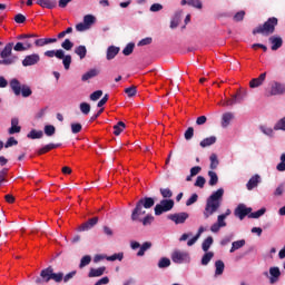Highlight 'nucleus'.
<instances>
[{"mask_svg": "<svg viewBox=\"0 0 285 285\" xmlns=\"http://www.w3.org/2000/svg\"><path fill=\"white\" fill-rule=\"evenodd\" d=\"M83 23H85V26L89 27V29H90V28H92V26H95V23H97V18L92 14H86L83 17Z\"/></svg>", "mask_w": 285, "mask_h": 285, "instance_id": "473e14b6", "label": "nucleus"}, {"mask_svg": "<svg viewBox=\"0 0 285 285\" xmlns=\"http://www.w3.org/2000/svg\"><path fill=\"white\" fill-rule=\"evenodd\" d=\"M41 61L39 53L27 55L22 60L23 68H30V66H37Z\"/></svg>", "mask_w": 285, "mask_h": 285, "instance_id": "9d476101", "label": "nucleus"}, {"mask_svg": "<svg viewBox=\"0 0 285 285\" xmlns=\"http://www.w3.org/2000/svg\"><path fill=\"white\" fill-rule=\"evenodd\" d=\"M213 236H208L202 244V248L204 250V253H208V250H210V247L213 246Z\"/></svg>", "mask_w": 285, "mask_h": 285, "instance_id": "e433bc0d", "label": "nucleus"}, {"mask_svg": "<svg viewBox=\"0 0 285 285\" xmlns=\"http://www.w3.org/2000/svg\"><path fill=\"white\" fill-rule=\"evenodd\" d=\"M234 118H235V116L233 115V112L223 114L222 127L223 128H228V126H230V121H233Z\"/></svg>", "mask_w": 285, "mask_h": 285, "instance_id": "a878e982", "label": "nucleus"}, {"mask_svg": "<svg viewBox=\"0 0 285 285\" xmlns=\"http://www.w3.org/2000/svg\"><path fill=\"white\" fill-rule=\"evenodd\" d=\"M250 213H253V208L246 207L245 204H238L234 210L235 217H238V219H240V222L246 219V217H248V215H250Z\"/></svg>", "mask_w": 285, "mask_h": 285, "instance_id": "6e6552de", "label": "nucleus"}, {"mask_svg": "<svg viewBox=\"0 0 285 285\" xmlns=\"http://www.w3.org/2000/svg\"><path fill=\"white\" fill-rule=\"evenodd\" d=\"M107 262H121L124 259V252L116 253L111 256L106 257Z\"/></svg>", "mask_w": 285, "mask_h": 285, "instance_id": "37998d69", "label": "nucleus"}, {"mask_svg": "<svg viewBox=\"0 0 285 285\" xmlns=\"http://www.w3.org/2000/svg\"><path fill=\"white\" fill-rule=\"evenodd\" d=\"M106 273V267L90 268L88 277H101Z\"/></svg>", "mask_w": 285, "mask_h": 285, "instance_id": "c85d7f7f", "label": "nucleus"}, {"mask_svg": "<svg viewBox=\"0 0 285 285\" xmlns=\"http://www.w3.org/2000/svg\"><path fill=\"white\" fill-rule=\"evenodd\" d=\"M199 199V195L193 194L186 202V206H193Z\"/></svg>", "mask_w": 285, "mask_h": 285, "instance_id": "0e129e2a", "label": "nucleus"}, {"mask_svg": "<svg viewBox=\"0 0 285 285\" xmlns=\"http://www.w3.org/2000/svg\"><path fill=\"white\" fill-rule=\"evenodd\" d=\"M171 208H175V200L173 199H161L160 204H157L154 208L156 217L164 215V213H169Z\"/></svg>", "mask_w": 285, "mask_h": 285, "instance_id": "423d86ee", "label": "nucleus"}, {"mask_svg": "<svg viewBox=\"0 0 285 285\" xmlns=\"http://www.w3.org/2000/svg\"><path fill=\"white\" fill-rule=\"evenodd\" d=\"M99 75V71L97 69H91L82 75L81 81H88L90 79H94V77H97Z\"/></svg>", "mask_w": 285, "mask_h": 285, "instance_id": "72a5a7b5", "label": "nucleus"}, {"mask_svg": "<svg viewBox=\"0 0 285 285\" xmlns=\"http://www.w3.org/2000/svg\"><path fill=\"white\" fill-rule=\"evenodd\" d=\"M135 50V43L134 42H129L122 50V55H125V57H130V55H132V51Z\"/></svg>", "mask_w": 285, "mask_h": 285, "instance_id": "49530a36", "label": "nucleus"}, {"mask_svg": "<svg viewBox=\"0 0 285 285\" xmlns=\"http://www.w3.org/2000/svg\"><path fill=\"white\" fill-rule=\"evenodd\" d=\"M209 161H210V165H209L210 170H217V167L219 166V158H217V154H212L209 156Z\"/></svg>", "mask_w": 285, "mask_h": 285, "instance_id": "f704fd0d", "label": "nucleus"}, {"mask_svg": "<svg viewBox=\"0 0 285 285\" xmlns=\"http://www.w3.org/2000/svg\"><path fill=\"white\" fill-rule=\"evenodd\" d=\"M12 48H14V42H8L0 51V66H14L19 61V57L12 55Z\"/></svg>", "mask_w": 285, "mask_h": 285, "instance_id": "f03ea898", "label": "nucleus"}, {"mask_svg": "<svg viewBox=\"0 0 285 285\" xmlns=\"http://www.w3.org/2000/svg\"><path fill=\"white\" fill-rule=\"evenodd\" d=\"M188 6H190V8H195L196 10H202V8H204L202 0H188Z\"/></svg>", "mask_w": 285, "mask_h": 285, "instance_id": "09e8293b", "label": "nucleus"}, {"mask_svg": "<svg viewBox=\"0 0 285 285\" xmlns=\"http://www.w3.org/2000/svg\"><path fill=\"white\" fill-rule=\"evenodd\" d=\"M98 222H99L98 217L90 218L79 227V230L81 232L90 230L95 228V226H97Z\"/></svg>", "mask_w": 285, "mask_h": 285, "instance_id": "f3484780", "label": "nucleus"}, {"mask_svg": "<svg viewBox=\"0 0 285 285\" xmlns=\"http://www.w3.org/2000/svg\"><path fill=\"white\" fill-rule=\"evenodd\" d=\"M75 55L79 57V59H86V56L88 55V49L86 46L80 45L75 48Z\"/></svg>", "mask_w": 285, "mask_h": 285, "instance_id": "bb28decb", "label": "nucleus"}, {"mask_svg": "<svg viewBox=\"0 0 285 285\" xmlns=\"http://www.w3.org/2000/svg\"><path fill=\"white\" fill-rule=\"evenodd\" d=\"M52 273H53L52 266H49V267L42 269L40 272V276L36 277V279H35L36 284H43V282L46 284H48V282H50V279H52Z\"/></svg>", "mask_w": 285, "mask_h": 285, "instance_id": "1a4fd4ad", "label": "nucleus"}, {"mask_svg": "<svg viewBox=\"0 0 285 285\" xmlns=\"http://www.w3.org/2000/svg\"><path fill=\"white\" fill-rule=\"evenodd\" d=\"M79 108H80V112H82V115H90V104L81 102Z\"/></svg>", "mask_w": 285, "mask_h": 285, "instance_id": "4d7b16f0", "label": "nucleus"}, {"mask_svg": "<svg viewBox=\"0 0 285 285\" xmlns=\"http://www.w3.org/2000/svg\"><path fill=\"white\" fill-rule=\"evenodd\" d=\"M60 59H62L65 70H70V65L72 63V56L66 55V51H63V57Z\"/></svg>", "mask_w": 285, "mask_h": 285, "instance_id": "c9c22d12", "label": "nucleus"}, {"mask_svg": "<svg viewBox=\"0 0 285 285\" xmlns=\"http://www.w3.org/2000/svg\"><path fill=\"white\" fill-rule=\"evenodd\" d=\"M279 20L276 17L268 18L264 24H261L253 29V35H273Z\"/></svg>", "mask_w": 285, "mask_h": 285, "instance_id": "20e7f679", "label": "nucleus"}, {"mask_svg": "<svg viewBox=\"0 0 285 285\" xmlns=\"http://www.w3.org/2000/svg\"><path fill=\"white\" fill-rule=\"evenodd\" d=\"M81 128H82V126L79 122L71 124V132L73 135H78V132H81Z\"/></svg>", "mask_w": 285, "mask_h": 285, "instance_id": "69168bd1", "label": "nucleus"}, {"mask_svg": "<svg viewBox=\"0 0 285 285\" xmlns=\"http://www.w3.org/2000/svg\"><path fill=\"white\" fill-rule=\"evenodd\" d=\"M55 148H61V142H50L48 145H45L41 148L37 149V155H46V153H50V150H55Z\"/></svg>", "mask_w": 285, "mask_h": 285, "instance_id": "2eb2a0df", "label": "nucleus"}, {"mask_svg": "<svg viewBox=\"0 0 285 285\" xmlns=\"http://www.w3.org/2000/svg\"><path fill=\"white\" fill-rule=\"evenodd\" d=\"M244 246H246L245 239L235 240L232 243V248L229 249V253H235V250H239V248H244Z\"/></svg>", "mask_w": 285, "mask_h": 285, "instance_id": "2f4dec72", "label": "nucleus"}, {"mask_svg": "<svg viewBox=\"0 0 285 285\" xmlns=\"http://www.w3.org/2000/svg\"><path fill=\"white\" fill-rule=\"evenodd\" d=\"M137 203L140 206H142L144 208L150 209V208H153V206H155V198L145 196V197L140 198Z\"/></svg>", "mask_w": 285, "mask_h": 285, "instance_id": "6ab92c4d", "label": "nucleus"}, {"mask_svg": "<svg viewBox=\"0 0 285 285\" xmlns=\"http://www.w3.org/2000/svg\"><path fill=\"white\" fill-rule=\"evenodd\" d=\"M139 248L140 249L137 253V257H144L146 255V250H150V248H153V243L145 242Z\"/></svg>", "mask_w": 285, "mask_h": 285, "instance_id": "cd10ccee", "label": "nucleus"}, {"mask_svg": "<svg viewBox=\"0 0 285 285\" xmlns=\"http://www.w3.org/2000/svg\"><path fill=\"white\" fill-rule=\"evenodd\" d=\"M92 262V257L90 255H85L80 259L79 268H86Z\"/></svg>", "mask_w": 285, "mask_h": 285, "instance_id": "de8ad7c7", "label": "nucleus"}, {"mask_svg": "<svg viewBox=\"0 0 285 285\" xmlns=\"http://www.w3.org/2000/svg\"><path fill=\"white\" fill-rule=\"evenodd\" d=\"M215 257V253L213 252H205V254L202 257L200 264L202 266H208L210 264V261Z\"/></svg>", "mask_w": 285, "mask_h": 285, "instance_id": "c756f323", "label": "nucleus"}, {"mask_svg": "<svg viewBox=\"0 0 285 285\" xmlns=\"http://www.w3.org/2000/svg\"><path fill=\"white\" fill-rule=\"evenodd\" d=\"M9 135H17V132H21V126H19V118L11 119V127L8 130Z\"/></svg>", "mask_w": 285, "mask_h": 285, "instance_id": "b1692460", "label": "nucleus"}, {"mask_svg": "<svg viewBox=\"0 0 285 285\" xmlns=\"http://www.w3.org/2000/svg\"><path fill=\"white\" fill-rule=\"evenodd\" d=\"M215 268V275H224V268H226V265L223 261H216Z\"/></svg>", "mask_w": 285, "mask_h": 285, "instance_id": "58836bf2", "label": "nucleus"}, {"mask_svg": "<svg viewBox=\"0 0 285 285\" xmlns=\"http://www.w3.org/2000/svg\"><path fill=\"white\" fill-rule=\"evenodd\" d=\"M189 215L186 212L170 214L167 216V219H170V222H174V224H186V219H188Z\"/></svg>", "mask_w": 285, "mask_h": 285, "instance_id": "9b49d317", "label": "nucleus"}, {"mask_svg": "<svg viewBox=\"0 0 285 285\" xmlns=\"http://www.w3.org/2000/svg\"><path fill=\"white\" fill-rule=\"evenodd\" d=\"M45 57H49V59H52V57H56V59H63V49L47 50Z\"/></svg>", "mask_w": 285, "mask_h": 285, "instance_id": "393cba45", "label": "nucleus"}, {"mask_svg": "<svg viewBox=\"0 0 285 285\" xmlns=\"http://www.w3.org/2000/svg\"><path fill=\"white\" fill-rule=\"evenodd\" d=\"M195 136V129L193 127H189L186 131H185V139L187 141H190V139H193V137Z\"/></svg>", "mask_w": 285, "mask_h": 285, "instance_id": "680f3d73", "label": "nucleus"}, {"mask_svg": "<svg viewBox=\"0 0 285 285\" xmlns=\"http://www.w3.org/2000/svg\"><path fill=\"white\" fill-rule=\"evenodd\" d=\"M28 139H41L43 137V131L32 129L28 135Z\"/></svg>", "mask_w": 285, "mask_h": 285, "instance_id": "ea45409f", "label": "nucleus"}, {"mask_svg": "<svg viewBox=\"0 0 285 285\" xmlns=\"http://www.w3.org/2000/svg\"><path fill=\"white\" fill-rule=\"evenodd\" d=\"M17 39L22 41L26 50H30V48H32V43H35V39H37V35H20Z\"/></svg>", "mask_w": 285, "mask_h": 285, "instance_id": "f8f14e48", "label": "nucleus"}, {"mask_svg": "<svg viewBox=\"0 0 285 285\" xmlns=\"http://www.w3.org/2000/svg\"><path fill=\"white\" fill-rule=\"evenodd\" d=\"M9 86L16 97H19V95H21L24 99H28V97L32 96V89L30 88V86L26 83L22 85L21 81L17 78H12L9 81Z\"/></svg>", "mask_w": 285, "mask_h": 285, "instance_id": "7ed1b4c3", "label": "nucleus"}, {"mask_svg": "<svg viewBox=\"0 0 285 285\" xmlns=\"http://www.w3.org/2000/svg\"><path fill=\"white\" fill-rule=\"evenodd\" d=\"M215 144H217V137L216 136H210V137L204 138L199 142V146H200V148H208L210 146H215Z\"/></svg>", "mask_w": 285, "mask_h": 285, "instance_id": "4be33fe9", "label": "nucleus"}, {"mask_svg": "<svg viewBox=\"0 0 285 285\" xmlns=\"http://www.w3.org/2000/svg\"><path fill=\"white\" fill-rule=\"evenodd\" d=\"M37 4L40 6L41 8L52 10L57 8V0H37Z\"/></svg>", "mask_w": 285, "mask_h": 285, "instance_id": "412c9836", "label": "nucleus"}, {"mask_svg": "<svg viewBox=\"0 0 285 285\" xmlns=\"http://www.w3.org/2000/svg\"><path fill=\"white\" fill-rule=\"evenodd\" d=\"M269 284H276V282H279V277L282 275V272L279 271V267H271L269 268Z\"/></svg>", "mask_w": 285, "mask_h": 285, "instance_id": "a211bd4d", "label": "nucleus"}, {"mask_svg": "<svg viewBox=\"0 0 285 285\" xmlns=\"http://www.w3.org/2000/svg\"><path fill=\"white\" fill-rule=\"evenodd\" d=\"M220 228L226 227V215H218L217 217V223H216Z\"/></svg>", "mask_w": 285, "mask_h": 285, "instance_id": "e2e57ef3", "label": "nucleus"}, {"mask_svg": "<svg viewBox=\"0 0 285 285\" xmlns=\"http://www.w3.org/2000/svg\"><path fill=\"white\" fill-rule=\"evenodd\" d=\"M274 130H283L285 131V117L281 118L275 125Z\"/></svg>", "mask_w": 285, "mask_h": 285, "instance_id": "052dcab7", "label": "nucleus"}, {"mask_svg": "<svg viewBox=\"0 0 285 285\" xmlns=\"http://www.w3.org/2000/svg\"><path fill=\"white\" fill-rule=\"evenodd\" d=\"M102 95H104V91H102V90H96V91H94V92L89 96V99H90L91 101H98V99H101Z\"/></svg>", "mask_w": 285, "mask_h": 285, "instance_id": "13d9d810", "label": "nucleus"}, {"mask_svg": "<svg viewBox=\"0 0 285 285\" xmlns=\"http://www.w3.org/2000/svg\"><path fill=\"white\" fill-rule=\"evenodd\" d=\"M224 200V188H218L213 191L212 195L206 199L205 209L203 212L204 218L213 217L219 208H222V202Z\"/></svg>", "mask_w": 285, "mask_h": 285, "instance_id": "f257e3e1", "label": "nucleus"}, {"mask_svg": "<svg viewBox=\"0 0 285 285\" xmlns=\"http://www.w3.org/2000/svg\"><path fill=\"white\" fill-rule=\"evenodd\" d=\"M269 43L272 45V50H279L282 46H284V40L279 36H272L268 39Z\"/></svg>", "mask_w": 285, "mask_h": 285, "instance_id": "dca6fc26", "label": "nucleus"}, {"mask_svg": "<svg viewBox=\"0 0 285 285\" xmlns=\"http://www.w3.org/2000/svg\"><path fill=\"white\" fill-rule=\"evenodd\" d=\"M285 94V83L279 81H272L269 83V89L267 90V97H277Z\"/></svg>", "mask_w": 285, "mask_h": 285, "instance_id": "0eeeda50", "label": "nucleus"}, {"mask_svg": "<svg viewBox=\"0 0 285 285\" xmlns=\"http://www.w3.org/2000/svg\"><path fill=\"white\" fill-rule=\"evenodd\" d=\"M119 50H120L119 47L109 46L107 48V55H106L107 61H112V59H115V57L119 55Z\"/></svg>", "mask_w": 285, "mask_h": 285, "instance_id": "5701e85b", "label": "nucleus"}, {"mask_svg": "<svg viewBox=\"0 0 285 285\" xmlns=\"http://www.w3.org/2000/svg\"><path fill=\"white\" fill-rule=\"evenodd\" d=\"M61 48L63 50L70 51L72 50V48H75V43L72 41H70V39H66L62 43H61Z\"/></svg>", "mask_w": 285, "mask_h": 285, "instance_id": "5fc2aeb1", "label": "nucleus"}, {"mask_svg": "<svg viewBox=\"0 0 285 285\" xmlns=\"http://www.w3.org/2000/svg\"><path fill=\"white\" fill-rule=\"evenodd\" d=\"M51 279H53V282H56L57 284L63 282V273H61V272H59V273L52 272Z\"/></svg>", "mask_w": 285, "mask_h": 285, "instance_id": "bf43d9fd", "label": "nucleus"}, {"mask_svg": "<svg viewBox=\"0 0 285 285\" xmlns=\"http://www.w3.org/2000/svg\"><path fill=\"white\" fill-rule=\"evenodd\" d=\"M261 181H262V176H259V174H255L249 178V180L246 184L247 190H255V188L259 186Z\"/></svg>", "mask_w": 285, "mask_h": 285, "instance_id": "4468645a", "label": "nucleus"}, {"mask_svg": "<svg viewBox=\"0 0 285 285\" xmlns=\"http://www.w3.org/2000/svg\"><path fill=\"white\" fill-rule=\"evenodd\" d=\"M266 214V208H261L257 212H250L248 215L249 219H259V217L264 216Z\"/></svg>", "mask_w": 285, "mask_h": 285, "instance_id": "4c0bfd02", "label": "nucleus"}, {"mask_svg": "<svg viewBox=\"0 0 285 285\" xmlns=\"http://www.w3.org/2000/svg\"><path fill=\"white\" fill-rule=\"evenodd\" d=\"M55 132H57V128H55V126H52V125L45 126V135H47V137H52V135H55Z\"/></svg>", "mask_w": 285, "mask_h": 285, "instance_id": "864d4df0", "label": "nucleus"}, {"mask_svg": "<svg viewBox=\"0 0 285 285\" xmlns=\"http://www.w3.org/2000/svg\"><path fill=\"white\" fill-rule=\"evenodd\" d=\"M124 128H126V124H124V121H119L117 125L114 126V135H116V137H119V135L124 132Z\"/></svg>", "mask_w": 285, "mask_h": 285, "instance_id": "a19ab883", "label": "nucleus"}, {"mask_svg": "<svg viewBox=\"0 0 285 285\" xmlns=\"http://www.w3.org/2000/svg\"><path fill=\"white\" fill-rule=\"evenodd\" d=\"M171 262L174 264H190V253L181 249H175L171 255Z\"/></svg>", "mask_w": 285, "mask_h": 285, "instance_id": "39448f33", "label": "nucleus"}, {"mask_svg": "<svg viewBox=\"0 0 285 285\" xmlns=\"http://www.w3.org/2000/svg\"><path fill=\"white\" fill-rule=\"evenodd\" d=\"M244 17H246V11L240 10V11L236 12L235 14H233L232 19L236 23H239L244 19Z\"/></svg>", "mask_w": 285, "mask_h": 285, "instance_id": "a18cd8bd", "label": "nucleus"}, {"mask_svg": "<svg viewBox=\"0 0 285 285\" xmlns=\"http://www.w3.org/2000/svg\"><path fill=\"white\" fill-rule=\"evenodd\" d=\"M140 224H142V226H150V224H153V222H155V216L148 214L146 215L144 218H140Z\"/></svg>", "mask_w": 285, "mask_h": 285, "instance_id": "79ce46f5", "label": "nucleus"}, {"mask_svg": "<svg viewBox=\"0 0 285 285\" xmlns=\"http://www.w3.org/2000/svg\"><path fill=\"white\" fill-rule=\"evenodd\" d=\"M259 130L261 132H263V135H266L267 137H273L275 135V131L273 130V128L267 126H261Z\"/></svg>", "mask_w": 285, "mask_h": 285, "instance_id": "8fccbe9b", "label": "nucleus"}, {"mask_svg": "<svg viewBox=\"0 0 285 285\" xmlns=\"http://www.w3.org/2000/svg\"><path fill=\"white\" fill-rule=\"evenodd\" d=\"M157 266H158V268H169V266H170V258H168V257H161V258L158 261Z\"/></svg>", "mask_w": 285, "mask_h": 285, "instance_id": "c03bdc74", "label": "nucleus"}, {"mask_svg": "<svg viewBox=\"0 0 285 285\" xmlns=\"http://www.w3.org/2000/svg\"><path fill=\"white\" fill-rule=\"evenodd\" d=\"M235 104H242V98H237L236 94L226 100L225 106H235Z\"/></svg>", "mask_w": 285, "mask_h": 285, "instance_id": "603ef678", "label": "nucleus"}, {"mask_svg": "<svg viewBox=\"0 0 285 285\" xmlns=\"http://www.w3.org/2000/svg\"><path fill=\"white\" fill-rule=\"evenodd\" d=\"M17 144H19V141H17L14 137H10L4 144V148H12V146H17Z\"/></svg>", "mask_w": 285, "mask_h": 285, "instance_id": "338daca9", "label": "nucleus"}, {"mask_svg": "<svg viewBox=\"0 0 285 285\" xmlns=\"http://www.w3.org/2000/svg\"><path fill=\"white\" fill-rule=\"evenodd\" d=\"M159 193L164 199H170L173 197V190L170 188H160Z\"/></svg>", "mask_w": 285, "mask_h": 285, "instance_id": "3c124183", "label": "nucleus"}, {"mask_svg": "<svg viewBox=\"0 0 285 285\" xmlns=\"http://www.w3.org/2000/svg\"><path fill=\"white\" fill-rule=\"evenodd\" d=\"M266 81V72L259 75L258 78H254L249 82V88H259Z\"/></svg>", "mask_w": 285, "mask_h": 285, "instance_id": "aec40b11", "label": "nucleus"}, {"mask_svg": "<svg viewBox=\"0 0 285 285\" xmlns=\"http://www.w3.org/2000/svg\"><path fill=\"white\" fill-rule=\"evenodd\" d=\"M125 92L128 97H135L137 95V87H128L125 89Z\"/></svg>", "mask_w": 285, "mask_h": 285, "instance_id": "774afa93", "label": "nucleus"}, {"mask_svg": "<svg viewBox=\"0 0 285 285\" xmlns=\"http://www.w3.org/2000/svg\"><path fill=\"white\" fill-rule=\"evenodd\" d=\"M208 177H209V181H208L209 186H217V184H219V176H217V173L209 170Z\"/></svg>", "mask_w": 285, "mask_h": 285, "instance_id": "7c9ffc66", "label": "nucleus"}, {"mask_svg": "<svg viewBox=\"0 0 285 285\" xmlns=\"http://www.w3.org/2000/svg\"><path fill=\"white\" fill-rule=\"evenodd\" d=\"M194 186H196V188H204V186H206V178L204 176H198Z\"/></svg>", "mask_w": 285, "mask_h": 285, "instance_id": "6e6d98bb", "label": "nucleus"}, {"mask_svg": "<svg viewBox=\"0 0 285 285\" xmlns=\"http://www.w3.org/2000/svg\"><path fill=\"white\" fill-rule=\"evenodd\" d=\"M141 215H146V210H144V207L139 203H136L131 212V222H141Z\"/></svg>", "mask_w": 285, "mask_h": 285, "instance_id": "ddd939ff", "label": "nucleus"}]
</instances>
